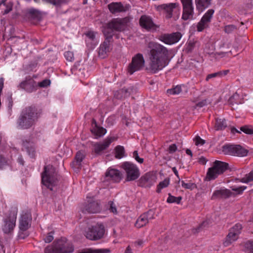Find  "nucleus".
Segmentation results:
<instances>
[{
	"instance_id": "1",
	"label": "nucleus",
	"mask_w": 253,
	"mask_h": 253,
	"mask_svg": "<svg viewBox=\"0 0 253 253\" xmlns=\"http://www.w3.org/2000/svg\"><path fill=\"white\" fill-rule=\"evenodd\" d=\"M147 55L149 67L146 70L156 73L167 66L170 61V51L163 45L155 42H150L147 45Z\"/></svg>"
},
{
	"instance_id": "2",
	"label": "nucleus",
	"mask_w": 253,
	"mask_h": 253,
	"mask_svg": "<svg viewBox=\"0 0 253 253\" xmlns=\"http://www.w3.org/2000/svg\"><path fill=\"white\" fill-rule=\"evenodd\" d=\"M129 20L127 17L112 19L103 28L102 30L103 35H107L109 39L111 37L113 38V36H115L116 39H119V34H116V32L124 31L127 26Z\"/></svg>"
},
{
	"instance_id": "3",
	"label": "nucleus",
	"mask_w": 253,
	"mask_h": 253,
	"mask_svg": "<svg viewBox=\"0 0 253 253\" xmlns=\"http://www.w3.org/2000/svg\"><path fill=\"white\" fill-rule=\"evenodd\" d=\"M74 248L72 244L64 237L56 239L44 250V253H71Z\"/></svg>"
},
{
	"instance_id": "4",
	"label": "nucleus",
	"mask_w": 253,
	"mask_h": 253,
	"mask_svg": "<svg viewBox=\"0 0 253 253\" xmlns=\"http://www.w3.org/2000/svg\"><path fill=\"white\" fill-rule=\"evenodd\" d=\"M229 168L228 163L216 160L213 162L212 166L208 169L206 179L208 181L214 180L218 175L223 174Z\"/></svg>"
},
{
	"instance_id": "5",
	"label": "nucleus",
	"mask_w": 253,
	"mask_h": 253,
	"mask_svg": "<svg viewBox=\"0 0 253 253\" xmlns=\"http://www.w3.org/2000/svg\"><path fill=\"white\" fill-rule=\"evenodd\" d=\"M222 152L225 155L238 157H245L248 155L249 151L240 145L225 144L222 147Z\"/></svg>"
},
{
	"instance_id": "6",
	"label": "nucleus",
	"mask_w": 253,
	"mask_h": 253,
	"mask_svg": "<svg viewBox=\"0 0 253 253\" xmlns=\"http://www.w3.org/2000/svg\"><path fill=\"white\" fill-rule=\"evenodd\" d=\"M126 174V181H133L137 179L140 175L138 168L136 165L129 162H125L122 164Z\"/></svg>"
},
{
	"instance_id": "7",
	"label": "nucleus",
	"mask_w": 253,
	"mask_h": 253,
	"mask_svg": "<svg viewBox=\"0 0 253 253\" xmlns=\"http://www.w3.org/2000/svg\"><path fill=\"white\" fill-rule=\"evenodd\" d=\"M105 234V228L103 224H97L88 228L85 233L86 238L91 241H97L102 239Z\"/></svg>"
},
{
	"instance_id": "8",
	"label": "nucleus",
	"mask_w": 253,
	"mask_h": 253,
	"mask_svg": "<svg viewBox=\"0 0 253 253\" xmlns=\"http://www.w3.org/2000/svg\"><path fill=\"white\" fill-rule=\"evenodd\" d=\"M55 169L52 166L48 165L44 167L42 173V182L51 190L54 182Z\"/></svg>"
},
{
	"instance_id": "9",
	"label": "nucleus",
	"mask_w": 253,
	"mask_h": 253,
	"mask_svg": "<svg viewBox=\"0 0 253 253\" xmlns=\"http://www.w3.org/2000/svg\"><path fill=\"white\" fill-rule=\"evenodd\" d=\"M32 220L31 215L28 213L22 214L19 219V233L20 238L24 239L28 236V234L24 233V231L27 230L31 226Z\"/></svg>"
},
{
	"instance_id": "10",
	"label": "nucleus",
	"mask_w": 253,
	"mask_h": 253,
	"mask_svg": "<svg viewBox=\"0 0 253 253\" xmlns=\"http://www.w3.org/2000/svg\"><path fill=\"white\" fill-rule=\"evenodd\" d=\"M17 218V211H11L7 217L4 219V224L2 226V230L5 234H8L13 231L16 225Z\"/></svg>"
},
{
	"instance_id": "11",
	"label": "nucleus",
	"mask_w": 253,
	"mask_h": 253,
	"mask_svg": "<svg viewBox=\"0 0 253 253\" xmlns=\"http://www.w3.org/2000/svg\"><path fill=\"white\" fill-rule=\"evenodd\" d=\"M182 5V19L185 21L193 19L194 11L192 0H181Z\"/></svg>"
},
{
	"instance_id": "12",
	"label": "nucleus",
	"mask_w": 253,
	"mask_h": 253,
	"mask_svg": "<svg viewBox=\"0 0 253 253\" xmlns=\"http://www.w3.org/2000/svg\"><path fill=\"white\" fill-rule=\"evenodd\" d=\"M181 37V33L176 32L170 34H162L158 37V39L166 44L172 45L177 42Z\"/></svg>"
},
{
	"instance_id": "13",
	"label": "nucleus",
	"mask_w": 253,
	"mask_h": 253,
	"mask_svg": "<svg viewBox=\"0 0 253 253\" xmlns=\"http://www.w3.org/2000/svg\"><path fill=\"white\" fill-rule=\"evenodd\" d=\"M142 67V54L137 53L132 57L127 68V72L129 75H132L135 72L141 70Z\"/></svg>"
},
{
	"instance_id": "14",
	"label": "nucleus",
	"mask_w": 253,
	"mask_h": 253,
	"mask_svg": "<svg viewBox=\"0 0 253 253\" xmlns=\"http://www.w3.org/2000/svg\"><path fill=\"white\" fill-rule=\"evenodd\" d=\"M214 13V9H210L205 13L200 21L197 24V31L202 32L205 29L209 27Z\"/></svg>"
},
{
	"instance_id": "15",
	"label": "nucleus",
	"mask_w": 253,
	"mask_h": 253,
	"mask_svg": "<svg viewBox=\"0 0 253 253\" xmlns=\"http://www.w3.org/2000/svg\"><path fill=\"white\" fill-rule=\"evenodd\" d=\"M179 8V4L178 3H169L167 4H162L156 6L157 11H163L166 14V19H170L172 17L173 12L174 10Z\"/></svg>"
},
{
	"instance_id": "16",
	"label": "nucleus",
	"mask_w": 253,
	"mask_h": 253,
	"mask_svg": "<svg viewBox=\"0 0 253 253\" xmlns=\"http://www.w3.org/2000/svg\"><path fill=\"white\" fill-rule=\"evenodd\" d=\"M108 8L113 14L119 13L126 12L128 11L131 6L129 4H123L121 2H112L108 5Z\"/></svg>"
},
{
	"instance_id": "17",
	"label": "nucleus",
	"mask_w": 253,
	"mask_h": 253,
	"mask_svg": "<svg viewBox=\"0 0 253 253\" xmlns=\"http://www.w3.org/2000/svg\"><path fill=\"white\" fill-rule=\"evenodd\" d=\"M18 87L28 93H31L37 90V84L33 78L29 76L25 78V80L21 82Z\"/></svg>"
},
{
	"instance_id": "18",
	"label": "nucleus",
	"mask_w": 253,
	"mask_h": 253,
	"mask_svg": "<svg viewBox=\"0 0 253 253\" xmlns=\"http://www.w3.org/2000/svg\"><path fill=\"white\" fill-rule=\"evenodd\" d=\"M105 37L104 41L100 44L98 50L99 56L102 58H104L106 57L107 53L111 51L112 48L111 47V43L113 42V40L112 37L109 39L108 36L104 35Z\"/></svg>"
},
{
	"instance_id": "19",
	"label": "nucleus",
	"mask_w": 253,
	"mask_h": 253,
	"mask_svg": "<svg viewBox=\"0 0 253 253\" xmlns=\"http://www.w3.org/2000/svg\"><path fill=\"white\" fill-rule=\"evenodd\" d=\"M20 114L36 122L40 117V113L36 106L32 105L24 108Z\"/></svg>"
},
{
	"instance_id": "20",
	"label": "nucleus",
	"mask_w": 253,
	"mask_h": 253,
	"mask_svg": "<svg viewBox=\"0 0 253 253\" xmlns=\"http://www.w3.org/2000/svg\"><path fill=\"white\" fill-rule=\"evenodd\" d=\"M115 140L114 137H110L106 138L103 142L96 143L94 144V152L97 155H101L103 151L107 149L111 143Z\"/></svg>"
},
{
	"instance_id": "21",
	"label": "nucleus",
	"mask_w": 253,
	"mask_h": 253,
	"mask_svg": "<svg viewBox=\"0 0 253 253\" xmlns=\"http://www.w3.org/2000/svg\"><path fill=\"white\" fill-rule=\"evenodd\" d=\"M159 28L160 26L155 24L150 16L143 15V29L149 32H154Z\"/></svg>"
},
{
	"instance_id": "22",
	"label": "nucleus",
	"mask_w": 253,
	"mask_h": 253,
	"mask_svg": "<svg viewBox=\"0 0 253 253\" xmlns=\"http://www.w3.org/2000/svg\"><path fill=\"white\" fill-rule=\"evenodd\" d=\"M105 176L108 180L115 182H119L122 178L121 171L114 169H109L106 172Z\"/></svg>"
},
{
	"instance_id": "23",
	"label": "nucleus",
	"mask_w": 253,
	"mask_h": 253,
	"mask_svg": "<svg viewBox=\"0 0 253 253\" xmlns=\"http://www.w3.org/2000/svg\"><path fill=\"white\" fill-rule=\"evenodd\" d=\"M83 208L82 211L84 213H94L100 211L101 208L99 204L96 201H89Z\"/></svg>"
},
{
	"instance_id": "24",
	"label": "nucleus",
	"mask_w": 253,
	"mask_h": 253,
	"mask_svg": "<svg viewBox=\"0 0 253 253\" xmlns=\"http://www.w3.org/2000/svg\"><path fill=\"white\" fill-rule=\"evenodd\" d=\"M35 122L32 121L29 118L20 114L17 120V125L21 129H28L31 127L35 124Z\"/></svg>"
},
{
	"instance_id": "25",
	"label": "nucleus",
	"mask_w": 253,
	"mask_h": 253,
	"mask_svg": "<svg viewBox=\"0 0 253 253\" xmlns=\"http://www.w3.org/2000/svg\"><path fill=\"white\" fill-rule=\"evenodd\" d=\"M235 194L227 189H219L214 191L211 197V200L227 199Z\"/></svg>"
},
{
	"instance_id": "26",
	"label": "nucleus",
	"mask_w": 253,
	"mask_h": 253,
	"mask_svg": "<svg viewBox=\"0 0 253 253\" xmlns=\"http://www.w3.org/2000/svg\"><path fill=\"white\" fill-rule=\"evenodd\" d=\"M157 176L154 171H149L143 175V186L150 187L156 182Z\"/></svg>"
},
{
	"instance_id": "27",
	"label": "nucleus",
	"mask_w": 253,
	"mask_h": 253,
	"mask_svg": "<svg viewBox=\"0 0 253 253\" xmlns=\"http://www.w3.org/2000/svg\"><path fill=\"white\" fill-rule=\"evenodd\" d=\"M26 17L30 20L40 21L42 18V14L40 11L34 8L28 9L26 14Z\"/></svg>"
},
{
	"instance_id": "28",
	"label": "nucleus",
	"mask_w": 253,
	"mask_h": 253,
	"mask_svg": "<svg viewBox=\"0 0 253 253\" xmlns=\"http://www.w3.org/2000/svg\"><path fill=\"white\" fill-rule=\"evenodd\" d=\"M212 0H195L197 10L199 12L204 11L211 4Z\"/></svg>"
},
{
	"instance_id": "29",
	"label": "nucleus",
	"mask_w": 253,
	"mask_h": 253,
	"mask_svg": "<svg viewBox=\"0 0 253 253\" xmlns=\"http://www.w3.org/2000/svg\"><path fill=\"white\" fill-rule=\"evenodd\" d=\"M215 121L214 129L215 130H222L227 126L226 120L224 118H216L215 119Z\"/></svg>"
},
{
	"instance_id": "30",
	"label": "nucleus",
	"mask_w": 253,
	"mask_h": 253,
	"mask_svg": "<svg viewBox=\"0 0 253 253\" xmlns=\"http://www.w3.org/2000/svg\"><path fill=\"white\" fill-rule=\"evenodd\" d=\"M239 236L236 234L235 232H232L229 230L228 235H227L225 241L223 242V245L225 247H227L233 242L236 241L238 239Z\"/></svg>"
},
{
	"instance_id": "31",
	"label": "nucleus",
	"mask_w": 253,
	"mask_h": 253,
	"mask_svg": "<svg viewBox=\"0 0 253 253\" xmlns=\"http://www.w3.org/2000/svg\"><path fill=\"white\" fill-rule=\"evenodd\" d=\"M85 158V154L83 151H78L75 156V161L73 162L74 165H76L77 168H80L81 167V163Z\"/></svg>"
},
{
	"instance_id": "32",
	"label": "nucleus",
	"mask_w": 253,
	"mask_h": 253,
	"mask_svg": "<svg viewBox=\"0 0 253 253\" xmlns=\"http://www.w3.org/2000/svg\"><path fill=\"white\" fill-rule=\"evenodd\" d=\"M23 146L27 152L28 154L33 158L35 155V148L27 141H23Z\"/></svg>"
},
{
	"instance_id": "33",
	"label": "nucleus",
	"mask_w": 253,
	"mask_h": 253,
	"mask_svg": "<svg viewBox=\"0 0 253 253\" xmlns=\"http://www.w3.org/2000/svg\"><path fill=\"white\" fill-rule=\"evenodd\" d=\"M91 132L97 137H101L106 132L107 130L103 127L96 126L91 129Z\"/></svg>"
},
{
	"instance_id": "34",
	"label": "nucleus",
	"mask_w": 253,
	"mask_h": 253,
	"mask_svg": "<svg viewBox=\"0 0 253 253\" xmlns=\"http://www.w3.org/2000/svg\"><path fill=\"white\" fill-rule=\"evenodd\" d=\"M169 184V178H166L163 181L160 182L157 185L156 192L158 193H160L161 192V190L163 188L167 187Z\"/></svg>"
},
{
	"instance_id": "35",
	"label": "nucleus",
	"mask_w": 253,
	"mask_h": 253,
	"mask_svg": "<svg viewBox=\"0 0 253 253\" xmlns=\"http://www.w3.org/2000/svg\"><path fill=\"white\" fill-rule=\"evenodd\" d=\"M169 197L167 200L168 203H176L179 204L180 203L182 200V197H175L172 196L170 193H169Z\"/></svg>"
},
{
	"instance_id": "36",
	"label": "nucleus",
	"mask_w": 253,
	"mask_h": 253,
	"mask_svg": "<svg viewBox=\"0 0 253 253\" xmlns=\"http://www.w3.org/2000/svg\"><path fill=\"white\" fill-rule=\"evenodd\" d=\"M115 157L117 159H121L125 153V149L123 146L118 145L115 148Z\"/></svg>"
},
{
	"instance_id": "37",
	"label": "nucleus",
	"mask_w": 253,
	"mask_h": 253,
	"mask_svg": "<svg viewBox=\"0 0 253 253\" xmlns=\"http://www.w3.org/2000/svg\"><path fill=\"white\" fill-rule=\"evenodd\" d=\"M228 102L229 104L234 105V104H239L241 103L240 100V95L237 92L234 93L229 99Z\"/></svg>"
},
{
	"instance_id": "38",
	"label": "nucleus",
	"mask_w": 253,
	"mask_h": 253,
	"mask_svg": "<svg viewBox=\"0 0 253 253\" xmlns=\"http://www.w3.org/2000/svg\"><path fill=\"white\" fill-rule=\"evenodd\" d=\"M182 91L180 85H177L174 87L167 90V93L169 95H177L180 93Z\"/></svg>"
},
{
	"instance_id": "39",
	"label": "nucleus",
	"mask_w": 253,
	"mask_h": 253,
	"mask_svg": "<svg viewBox=\"0 0 253 253\" xmlns=\"http://www.w3.org/2000/svg\"><path fill=\"white\" fill-rule=\"evenodd\" d=\"M252 181H253V169L240 180V182L246 183H249Z\"/></svg>"
},
{
	"instance_id": "40",
	"label": "nucleus",
	"mask_w": 253,
	"mask_h": 253,
	"mask_svg": "<svg viewBox=\"0 0 253 253\" xmlns=\"http://www.w3.org/2000/svg\"><path fill=\"white\" fill-rule=\"evenodd\" d=\"M87 39L86 40V42L88 43L90 41L93 42V46L95 45V33L92 31H88L85 34Z\"/></svg>"
},
{
	"instance_id": "41",
	"label": "nucleus",
	"mask_w": 253,
	"mask_h": 253,
	"mask_svg": "<svg viewBox=\"0 0 253 253\" xmlns=\"http://www.w3.org/2000/svg\"><path fill=\"white\" fill-rule=\"evenodd\" d=\"M240 130L247 134H253V126L245 125L240 127Z\"/></svg>"
},
{
	"instance_id": "42",
	"label": "nucleus",
	"mask_w": 253,
	"mask_h": 253,
	"mask_svg": "<svg viewBox=\"0 0 253 253\" xmlns=\"http://www.w3.org/2000/svg\"><path fill=\"white\" fill-rule=\"evenodd\" d=\"M242 225L240 223H237L235 224L233 227H232L229 230L232 232H235L236 234L237 235H239V234L241 232V230L242 229Z\"/></svg>"
},
{
	"instance_id": "43",
	"label": "nucleus",
	"mask_w": 253,
	"mask_h": 253,
	"mask_svg": "<svg viewBox=\"0 0 253 253\" xmlns=\"http://www.w3.org/2000/svg\"><path fill=\"white\" fill-rule=\"evenodd\" d=\"M54 234V231H52L47 234V235L43 238V240L46 243H49L51 242L54 239L53 235Z\"/></svg>"
},
{
	"instance_id": "44",
	"label": "nucleus",
	"mask_w": 253,
	"mask_h": 253,
	"mask_svg": "<svg viewBox=\"0 0 253 253\" xmlns=\"http://www.w3.org/2000/svg\"><path fill=\"white\" fill-rule=\"evenodd\" d=\"M153 211L151 210H149L146 213H143V223L145 224L148 222V219H151L153 218L152 216Z\"/></svg>"
},
{
	"instance_id": "45",
	"label": "nucleus",
	"mask_w": 253,
	"mask_h": 253,
	"mask_svg": "<svg viewBox=\"0 0 253 253\" xmlns=\"http://www.w3.org/2000/svg\"><path fill=\"white\" fill-rule=\"evenodd\" d=\"M181 185L185 189H193L196 187V185L193 183H186L184 182V181H181Z\"/></svg>"
},
{
	"instance_id": "46",
	"label": "nucleus",
	"mask_w": 253,
	"mask_h": 253,
	"mask_svg": "<svg viewBox=\"0 0 253 253\" xmlns=\"http://www.w3.org/2000/svg\"><path fill=\"white\" fill-rule=\"evenodd\" d=\"M64 56L66 59L70 62H72L74 60V53L72 51H68L64 53Z\"/></svg>"
},
{
	"instance_id": "47",
	"label": "nucleus",
	"mask_w": 253,
	"mask_h": 253,
	"mask_svg": "<svg viewBox=\"0 0 253 253\" xmlns=\"http://www.w3.org/2000/svg\"><path fill=\"white\" fill-rule=\"evenodd\" d=\"M236 29V27L234 25H228L224 27V31L227 34L232 33L233 31Z\"/></svg>"
},
{
	"instance_id": "48",
	"label": "nucleus",
	"mask_w": 253,
	"mask_h": 253,
	"mask_svg": "<svg viewBox=\"0 0 253 253\" xmlns=\"http://www.w3.org/2000/svg\"><path fill=\"white\" fill-rule=\"evenodd\" d=\"M5 9L3 12H1L3 15L8 14L12 10L13 4L11 3H9L5 5Z\"/></svg>"
},
{
	"instance_id": "49",
	"label": "nucleus",
	"mask_w": 253,
	"mask_h": 253,
	"mask_svg": "<svg viewBox=\"0 0 253 253\" xmlns=\"http://www.w3.org/2000/svg\"><path fill=\"white\" fill-rule=\"evenodd\" d=\"M246 186H240L237 188H231L232 190L235 192H236V194H241L243 193L244 190H245L246 189Z\"/></svg>"
},
{
	"instance_id": "50",
	"label": "nucleus",
	"mask_w": 253,
	"mask_h": 253,
	"mask_svg": "<svg viewBox=\"0 0 253 253\" xmlns=\"http://www.w3.org/2000/svg\"><path fill=\"white\" fill-rule=\"evenodd\" d=\"M194 140L195 141L196 145H203L205 143V141L202 139L199 136L197 135L195 137Z\"/></svg>"
},
{
	"instance_id": "51",
	"label": "nucleus",
	"mask_w": 253,
	"mask_h": 253,
	"mask_svg": "<svg viewBox=\"0 0 253 253\" xmlns=\"http://www.w3.org/2000/svg\"><path fill=\"white\" fill-rule=\"evenodd\" d=\"M219 75H220V73H219V72L209 74L207 75V76L206 78V81H209V80L211 78H216V77H220Z\"/></svg>"
},
{
	"instance_id": "52",
	"label": "nucleus",
	"mask_w": 253,
	"mask_h": 253,
	"mask_svg": "<svg viewBox=\"0 0 253 253\" xmlns=\"http://www.w3.org/2000/svg\"><path fill=\"white\" fill-rule=\"evenodd\" d=\"M194 47L195 43L193 42H189L187 44L186 50L188 52H190L193 50Z\"/></svg>"
},
{
	"instance_id": "53",
	"label": "nucleus",
	"mask_w": 253,
	"mask_h": 253,
	"mask_svg": "<svg viewBox=\"0 0 253 253\" xmlns=\"http://www.w3.org/2000/svg\"><path fill=\"white\" fill-rule=\"evenodd\" d=\"M135 226L138 228L142 227V217L140 215L135 223Z\"/></svg>"
},
{
	"instance_id": "54",
	"label": "nucleus",
	"mask_w": 253,
	"mask_h": 253,
	"mask_svg": "<svg viewBox=\"0 0 253 253\" xmlns=\"http://www.w3.org/2000/svg\"><path fill=\"white\" fill-rule=\"evenodd\" d=\"M210 223V221H208V220H205V221H204L197 228V229H196V232H199V231H200L201 229L202 228H203V227H205L207 225H208Z\"/></svg>"
},
{
	"instance_id": "55",
	"label": "nucleus",
	"mask_w": 253,
	"mask_h": 253,
	"mask_svg": "<svg viewBox=\"0 0 253 253\" xmlns=\"http://www.w3.org/2000/svg\"><path fill=\"white\" fill-rule=\"evenodd\" d=\"M7 105L8 108L11 110L13 106V100L12 95L8 96L7 98Z\"/></svg>"
},
{
	"instance_id": "56",
	"label": "nucleus",
	"mask_w": 253,
	"mask_h": 253,
	"mask_svg": "<svg viewBox=\"0 0 253 253\" xmlns=\"http://www.w3.org/2000/svg\"><path fill=\"white\" fill-rule=\"evenodd\" d=\"M133 157L139 163H142V158H139L137 151H134L133 152Z\"/></svg>"
},
{
	"instance_id": "57",
	"label": "nucleus",
	"mask_w": 253,
	"mask_h": 253,
	"mask_svg": "<svg viewBox=\"0 0 253 253\" xmlns=\"http://www.w3.org/2000/svg\"><path fill=\"white\" fill-rule=\"evenodd\" d=\"M43 1H44L45 2H48L49 3H51L55 6H59L60 2L59 0H42Z\"/></svg>"
},
{
	"instance_id": "58",
	"label": "nucleus",
	"mask_w": 253,
	"mask_h": 253,
	"mask_svg": "<svg viewBox=\"0 0 253 253\" xmlns=\"http://www.w3.org/2000/svg\"><path fill=\"white\" fill-rule=\"evenodd\" d=\"M7 163V160L2 155H0V169Z\"/></svg>"
},
{
	"instance_id": "59",
	"label": "nucleus",
	"mask_w": 253,
	"mask_h": 253,
	"mask_svg": "<svg viewBox=\"0 0 253 253\" xmlns=\"http://www.w3.org/2000/svg\"><path fill=\"white\" fill-rule=\"evenodd\" d=\"M109 204L110 205V211L113 212V213H116L117 212V209L116 208V206L112 201H110L109 202Z\"/></svg>"
},
{
	"instance_id": "60",
	"label": "nucleus",
	"mask_w": 253,
	"mask_h": 253,
	"mask_svg": "<svg viewBox=\"0 0 253 253\" xmlns=\"http://www.w3.org/2000/svg\"><path fill=\"white\" fill-rule=\"evenodd\" d=\"M144 119H146V124H145V126H146V127L147 128H149L151 126H152V123L151 122V118L149 116L148 117H145L144 118L143 117V120H144Z\"/></svg>"
},
{
	"instance_id": "61",
	"label": "nucleus",
	"mask_w": 253,
	"mask_h": 253,
	"mask_svg": "<svg viewBox=\"0 0 253 253\" xmlns=\"http://www.w3.org/2000/svg\"><path fill=\"white\" fill-rule=\"evenodd\" d=\"M177 150V146L176 144H172L170 145L169 147V153H173L175 152Z\"/></svg>"
},
{
	"instance_id": "62",
	"label": "nucleus",
	"mask_w": 253,
	"mask_h": 253,
	"mask_svg": "<svg viewBox=\"0 0 253 253\" xmlns=\"http://www.w3.org/2000/svg\"><path fill=\"white\" fill-rule=\"evenodd\" d=\"M207 104V99H204L196 104V106L198 107H203Z\"/></svg>"
},
{
	"instance_id": "63",
	"label": "nucleus",
	"mask_w": 253,
	"mask_h": 253,
	"mask_svg": "<svg viewBox=\"0 0 253 253\" xmlns=\"http://www.w3.org/2000/svg\"><path fill=\"white\" fill-rule=\"evenodd\" d=\"M50 81L48 80H44L42 82H41L39 84L40 86L41 87L46 86L49 84Z\"/></svg>"
},
{
	"instance_id": "64",
	"label": "nucleus",
	"mask_w": 253,
	"mask_h": 253,
	"mask_svg": "<svg viewBox=\"0 0 253 253\" xmlns=\"http://www.w3.org/2000/svg\"><path fill=\"white\" fill-rule=\"evenodd\" d=\"M17 162L21 165L22 166H24V161L23 160V158L21 155H19L17 159Z\"/></svg>"
}]
</instances>
